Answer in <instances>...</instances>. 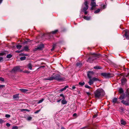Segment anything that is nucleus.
<instances>
[{
	"instance_id": "nucleus-10",
	"label": "nucleus",
	"mask_w": 129,
	"mask_h": 129,
	"mask_svg": "<svg viewBox=\"0 0 129 129\" xmlns=\"http://www.w3.org/2000/svg\"><path fill=\"white\" fill-rule=\"evenodd\" d=\"M91 7H95L96 6L95 0H91Z\"/></svg>"
},
{
	"instance_id": "nucleus-53",
	"label": "nucleus",
	"mask_w": 129,
	"mask_h": 129,
	"mask_svg": "<svg viewBox=\"0 0 129 129\" xmlns=\"http://www.w3.org/2000/svg\"><path fill=\"white\" fill-rule=\"evenodd\" d=\"M21 111L22 112H23L24 111H26L25 109H21Z\"/></svg>"
},
{
	"instance_id": "nucleus-39",
	"label": "nucleus",
	"mask_w": 129,
	"mask_h": 129,
	"mask_svg": "<svg viewBox=\"0 0 129 129\" xmlns=\"http://www.w3.org/2000/svg\"><path fill=\"white\" fill-rule=\"evenodd\" d=\"M5 117L7 118H9L10 117V115L9 114H6Z\"/></svg>"
},
{
	"instance_id": "nucleus-40",
	"label": "nucleus",
	"mask_w": 129,
	"mask_h": 129,
	"mask_svg": "<svg viewBox=\"0 0 129 129\" xmlns=\"http://www.w3.org/2000/svg\"><path fill=\"white\" fill-rule=\"evenodd\" d=\"M83 12H84V13L85 15H87L88 13V11H82Z\"/></svg>"
},
{
	"instance_id": "nucleus-5",
	"label": "nucleus",
	"mask_w": 129,
	"mask_h": 129,
	"mask_svg": "<svg viewBox=\"0 0 129 129\" xmlns=\"http://www.w3.org/2000/svg\"><path fill=\"white\" fill-rule=\"evenodd\" d=\"M84 4L85 5V7L83 8V9L81 10V11H86L88 9V3L87 1H85L84 3Z\"/></svg>"
},
{
	"instance_id": "nucleus-51",
	"label": "nucleus",
	"mask_w": 129,
	"mask_h": 129,
	"mask_svg": "<svg viewBox=\"0 0 129 129\" xmlns=\"http://www.w3.org/2000/svg\"><path fill=\"white\" fill-rule=\"evenodd\" d=\"M6 125L7 127H9L10 126V124L9 123H7L6 124Z\"/></svg>"
},
{
	"instance_id": "nucleus-36",
	"label": "nucleus",
	"mask_w": 129,
	"mask_h": 129,
	"mask_svg": "<svg viewBox=\"0 0 129 129\" xmlns=\"http://www.w3.org/2000/svg\"><path fill=\"white\" fill-rule=\"evenodd\" d=\"M20 56H27V55L23 53H21L19 54Z\"/></svg>"
},
{
	"instance_id": "nucleus-42",
	"label": "nucleus",
	"mask_w": 129,
	"mask_h": 129,
	"mask_svg": "<svg viewBox=\"0 0 129 129\" xmlns=\"http://www.w3.org/2000/svg\"><path fill=\"white\" fill-rule=\"evenodd\" d=\"M18 127L16 126H13L12 128V129H18Z\"/></svg>"
},
{
	"instance_id": "nucleus-38",
	"label": "nucleus",
	"mask_w": 129,
	"mask_h": 129,
	"mask_svg": "<svg viewBox=\"0 0 129 129\" xmlns=\"http://www.w3.org/2000/svg\"><path fill=\"white\" fill-rule=\"evenodd\" d=\"M4 122V120L1 118H0V123H2Z\"/></svg>"
},
{
	"instance_id": "nucleus-23",
	"label": "nucleus",
	"mask_w": 129,
	"mask_h": 129,
	"mask_svg": "<svg viewBox=\"0 0 129 129\" xmlns=\"http://www.w3.org/2000/svg\"><path fill=\"white\" fill-rule=\"evenodd\" d=\"M117 98H114L112 100V102L113 103L115 104L117 103Z\"/></svg>"
},
{
	"instance_id": "nucleus-46",
	"label": "nucleus",
	"mask_w": 129,
	"mask_h": 129,
	"mask_svg": "<svg viewBox=\"0 0 129 129\" xmlns=\"http://www.w3.org/2000/svg\"><path fill=\"white\" fill-rule=\"evenodd\" d=\"M3 60V58L2 57H0V62H2Z\"/></svg>"
},
{
	"instance_id": "nucleus-62",
	"label": "nucleus",
	"mask_w": 129,
	"mask_h": 129,
	"mask_svg": "<svg viewBox=\"0 0 129 129\" xmlns=\"http://www.w3.org/2000/svg\"><path fill=\"white\" fill-rule=\"evenodd\" d=\"M76 113H74L73 114V116H76Z\"/></svg>"
},
{
	"instance_id": "nucleus-25",
	"label": "nucleus",
	"mask_w": 129,
	"mask_h": 129,
	"mask_svg": "<svg viewBox=\"0 0 129 129\" xmlns=\"http://www.w3.org/2000/svg\"><path fill=\"white\" fill-rule=\"evenodd\" d=\"M25 50L26 51H27L28 50V47L27 46H25L24 47L23 50Z\"/></svg>"
},
{
	"instance_id": "nucleus-18",
	"label": "nucleus",
	"mask_w": 129,
	"mask_h": 129,
	"mask_svg": "<svg viewBox=\"0 0 129 129\" xmlns=\"http://www.w3.org/2000/svg\"><path fill=\"white\" fill-rule=\"evenodd\" d=\"M125 94L123 93V94L121 95L119 97L120 100H122L124 98Z\"/></svg>"
},
{
	"instance_id": "nucleus-16",
	"label": "nucleus",
	"mask_w": 129,
	"mask_h": 129,
	"mask_svg": "<svg viewBox=\"0 0 129 129\" xmlns=\"http://www.w3.org/2000/svg\"><path fill=\"white\" fill-rule=\"evenodd\" d=\"M19 90L21 92L24 93H26V92L28 91V90L27 89H20Z\"/></svg>"
},
{
	"instance_id": "nucleus-55",
	"label": "nucleus",
	"mask_w": 129,
	"mask_h": 129,
	"mask_svg": "<svg viewBox=\"0 0 129 129\" xmlns=\"http://www.w3.org/2000/svg\"><path fill=\"white\" fill-rule=\"evenodd\" d=\"M106 7V6L105 5H103L102 7L103 9H104V8H105Z\"/></svg>"
},
{
	"instance_id": "nucleus-37",
	"label": "nucleus",
	"mask_w": 129,
	"mask_h": 129,
	"mask_svg": "<svg viewBox=\"0 0 129 129\" xmlns=\"http://www.w3.org/2000/svg\"><path fill=\"white\" fill-rule=\"evenodd\" d=\"M32 119L31 117L30 116H28L27 117V120H31Z\"/></svg>"
},
{
	"instance_id": "nucleus-57",
	"label": "nucleus",
	"mask_w": 129,
	"mask_h": 129,
	"mask_svg": "<svg viewBox=\"0 0 129 129\" xmlns=\"http://www.w3.org/2000/svg\"><path fill=\"white\" fill-rule=\"evenodd\" d=\"M61 100V99H60V100H57V102H60V101Z\"/></svg>"
},
{
	"instance_id": "nucleus-56",
	"label": "nucleus",
	"mask_w": 129,
	"mask_h": 129,
	"mask_svg": "<svg viewBox=\"0 0 129 129\" xmlns=\"http://www.w3.org/2000/svg\"><path fill=\"white\" fill-rule=\"evenodd\" d=\"M86 93H87V94L88 95H90L91 94L89 92H87Z\"/></svg>"
},
{
	"instance_id": "nucleus-63",
	"label": "nucleus",
	"mask_w": 129,
	"mask_h": 129,
	"mask_svg": "<svg viewBox=\"0 0 129 129\" xmlns=\"http://www.w3.org/2000/svg\"><path fill=\"white\" fill-rule=\"evenodd\" d=\"M92 7L91 8V10H93V7Z\"/></svg>"
},
{
	"instance_id": "nucleus-31",
	"label": "nucleus",
	"mask_w": 129,
	"mask_h": 129,
	"mask_svg": "<svg viewBox=\"0 0 129 129\" xmlns=\"http://www.w3.org/2000/svg\"><path fill=\"white\" fill-rule=\"evenodd\" d=\"M58 31V30H55L54 31H53L51 32V33L53 34H54L56 33Z\"/></svg>"
},
{
	"instance_id": "nucleus-19",
	"label": "nucleus",
	"mask_w": 129,
	"mask_h": 129,
	"mask_svg": "<svg viewBox=\"0 0 129 129\" xmlns=\"http://www.w3.org/2000/svg\"><path fill=\"white\" fill-rule=\"evenodd\" d=\"M119 93L121 94L123 93L124 91L123 89L121 88H120L118 90Z\"/></svg>"
},
{
	"instance_id": "nucleus-50",
	"label": "nucleus",
	"mask_w": 129,
	"mask_h": 129,
	"mask_svg": "<svg viewBox=\"0 0 129 129\" xmlns=\"http://www.w3.org/2000/svg\"><path fill=\"white\" fill-rule=\"evenodd\" d=\"M5 54V53L4 52L0 53V56L3 55Z\"/></svg>"
},
{
	"instance_id": "nucleus-17",
	"label": "nucleus",
	"mask_w": 129,
	"mask_h": 129,
	"mask_svg": "<svg viewBox=\"0 0 129 129\" xmlns=\"http://www.w3.org/2000/svg\"><path fill=\"white\" fill-rule=\"evenodd\" d=\"M89 80L88 82V83L89 85H91L93 83V81L92 79H91V78H89Z\"/></svg>"
},
{
	"instance_id": "nucleus-32",
	"label": "nucleus",
	"mask_w": 129,
	"mask_h": 129,
	"mask_svg": "<svg viewBox=\"0 0 129 129\" xmlns=\"http://www.w3.org/2000/svg\"><path fill=\"white\" fill-rule=\"evenodd\" d=\"M12 56V55L11 54H9L7 56V58H10Z\"/></svg>"
},
{
	"instance_id": "nucleus-49",
	"label": "nucleus",
	"mask_w": 129,
	"mask_h": 129,
	"mask_svg": "<svg viewBox=\"0 0 129 129\" xmlns=\"http://www.w3.org/2000/svg\"><path fill=\"white\" fill-rule=\"evenodd\" d=\"M55 46L54 45H53V47L52 48V49H51V51H53V50H54L55 49Z\"/></svg>"
},
{
	"instance_id": "nucleus-59",
	"label": "nucleus",
	"mask_w": 129,
	"mask_h": 129,
	"mask_svg": "<svg viewBox=\"0 0 129 129\" xmlns=\"http://www.w3.org/2000/svg\"><path fill=\"white\" fill-rule=\"evenodd\" d=\"M44 67H45V66H41V67H40L39 68H38V69H39V68H44Z\"/></svg>"
},
{
	"instance_id": "nucleus-33",
	"label": "nucleus",
	"mask_w": 129,
	"mask_h": 129,
	"mask_svg": "<svg viewBox=\"0 0 129 129\" xmlns=\"http://www.w3.org/2000/svg\"><path fill=\"white\" fill-rule=\"evenodd\" d=\"M100 9H98L94 11V13H97L100 12Z\"/></svg>"
},
{
	"instance_id": "nucleus-34",
	"label": "nucleus",
	"mask_w": 129,
	"mask_h": 129,
	"mask_svg": "<svg viewBox=\"0 0 129 129\" xmlns=\"http://www.w3.org/2000/svg\"><path fill=\"white\" fill-rule=\"evenodd\" d=\"M23 50H17L15 51V52L18 53H20L23 51Z\"/></svg>"
},
{
	"instance_id": "nucleus-11",
	"label": "nucleus",
	"mask_w": 129,
	"mask_h": 129,
	"mask_svg": "<svg viewBox=\"0 0 129 129\" xmlns=\"http://www.w3.org/2000/svg\"><path fill=\"white\" fill-rule=\"evenodd\" d=\"M19 94H16L13 95V99L17 100L19 99Z\"/></svg>"
},
{
	"instance_id": "nucleus-60",
	"label": "nucleus",
	"mask_w": 129,
	"mask_h": 129,
	"mask_svg": "<svg viewBox=\"0 0 129 129\" xmlns=\"http://www.w3.org/2000/svg\"><path fill=\"white\" fill-rule=\"evenodd\" d=\"M61 129H65V128L63 127H62Z\"/></svg>"
},
{
	"instance_id": "nucleus-58",
	"label": "nucleus",
	"mask_w": 129,
	"mask_h": 129,
	"mask_svg": "<svg viewBox=\"0 0 129 129\" xmlns=\"http://www.w3.org/2000/svg\"><path fill=\"white\" fill-rule=\"evenodd\" d=\"M97 116V115H94L93 116V118H95Z\"/></svg>"
},
{
	"instance_id": "nucleus-64",
	"label": "nucleus",
	"mask_w": 129,
	"mask_h": 129,
	"mask_svg": "<svg viewBox=\"0 0 129 129\" xmlns=\"http://www.w3.org/2000/svg\"><path fill=\"white\" fill-rule=\"evenodd\" d=\"M2 0H0V4L2 2Z\"/></svg>"
},
{
	"instance_id": "nucleus-52",
	"label": "nucleus",
	"mask_w": 129,
	"mask_h": 129,
	"mask_svg": "<svg viewBox=\"0 0 129 129\" xmlns=\"http://www.w3.org/2000/svg\"><path fill=\"white\" fill-rule=\"evenodd\" d=\"M76 88V87L74 86H73L72 87V89H71V90H72L73 89H74Z\"/></svg>"
},
{
	"instance_id": "nucleus-41",
	"label": "nucleus",
	"mask_w": 129,
	"mask_h": 129,
	"mask_svg": "<svg viewBox=\"0 0 129 129\" xmlns=\"http://www.w3.org/2000/svg\"><path fill=\"white\" fill-rule=\"evenodd\" d=\"M0 81L3 82L4 81V78L2 77H0Z\"/></svg>"
},
{
	"instance_id": "nucleus-21",
	"label": "nucleus",
	"mask_w": 129,
	"mask_h": 129,
	"mask_svg": "<svg viewBox=\"0 0 129 129\" xmlns=\"http://www.w3.org/2000/svg\"><path fill=\"white\" fill-rule=\"evenodd\" d=\"M61 103L63 104H65L67 103V101L65 99H63L61 101Z\"/></svg>"
},
{
	"instance_id": "nucleus-35",
	"label": "nucleus",
	"mask_w": 129,
	"mask_h": 129,
	"mask_svg": "<svg viewBox=\"0 0 129 129\" xmlns=\"http://www.w3.org/2000/svg\"><path fill=\"white\" fill-rule=\"evenodd\" d=\"M79 85H81V86H82L83 85H84L85 84V83L83 82H80L79 83Z\"/></svg>"
},
{
	"instance_id": "nucleus-14",
	"label": "nucleus",
	"mask_w": 129,
	"mask_h": 129,
	"mask_svg": "<svg viewBox=\"0 0 129 129\" xmlns=\"http://www.w3.org/2000/svg\"><path fill=\"white\" fill-rule=\"evenodd\" d=\"M126 81V79L125 78H123L121 80V83L122 85H124Z\"/></svg>"
},
{
	"instance_id": "nucleus-13",
	"label": "nucleus",
	"mask_w": 129,
	"mask_h": 129,
	"mask_svg": "<svg viewBox=\"0 0 129 129\" xmlns=\"http://www.w3.org/2000/svg\"><path fill=\"white\" fill-rule=\"evenodd\" d=\"M83 18L85 20H90L91 17L90 16H84L83 17Z\"/></svg>"
},
{
	"instance_id": "nucleus-44",
	"label": "nucleus",
	"mask_w": 129,
	"mask_h": 129,
	"mask_svg": "<svg viewBox=\"0 0 129 129\" xmlns=\"http://www.w3.org/2000/svg\"><path fill=\"white\" fill-rule=\"evenodd\" d=\"M44 99H42L41 100H40L38 102V103H40L42 102L44 100Z\"/></svg>"
},
{
	"instance_id": "nucleus-61",
	"label": "nucleus",
	"mask_w": 129,
	"mask_h": 129,
	"mask_svg": "<svg viewBox=\"0 0 129 129\" xmlns=\"http://www.w3.org/2000/svg\"><path fill=\"white\" fill-rule=\"evenodd\" d=\"M25 110H26V111H28V112H29V111H30L29 110H28V109H25Z\"/></svg>"
},
{
	"instance_id": "nucleus-4",
	"label": "nucleus",
	"mask_w": 129,
	"mask_h": 129,
	"mask_svg": "<svg viewBox=\"0 0 129 129\" xmlns=\"http://www.w3.org/2000/svg\"><path fill=\"white\" fill-rule=\"evenodd\" d=\"M44 47V44H41L38 45V46L36 47L34 50L35 51H36L38 50H41Z\"/></svg>"
},
{
	"instance_id": "nucleus-7",
	"label": "nucleus",
	"mask_w": 129,
	"mask_h": 129,
	"mask_svg": "<svg viewBox=\"0 0 129 129\" xmlns=\"http://www.w3.org/2000/svg\"><path fill=\"white\" fill-rule=\"evenodd\" d=\"M101 75L105 78H109L111 77V74L109 73H102Z\"/></svg>"
},
{
	"instance_id": "nucleus-20",
	"label": "nucleus",
	"mask_w": 129,
	"mask_h": 129,
	"mask_svg": "<svg viewBox=\"0 0 129 129\" xmlns=\"http://www.w3.org/2000/svg\"><path fill=\"white\" fill-rule=\"evenodd\" d=\"M69 86H66L63 88H62L60 89V91L61 92L63 91L66 90L67 88H68Z\"/></svg>"
},
{
	"instance_id": "nucleus-47",
	"label": "nucleus",
	"mask_w": 129,
	"mask_h": 129,
	"mask_svg": "<svg viewBox=\"0 0 129 129\" xmlns=\"http://www.w3.org/2000/svg\"><path fill=\"white\" fill-rule=\"evenodd\" d=\"M5 86L4 85H0V88H2L5 87Z\"/></svg>"
},
{
	"instance_id": "nucleus-6",
	"label": "nucleus",
	"mask_w": 129,
	"mask_h": 129,
	"mask_svg": "<svg viewBox=\"0 0 129 129\" xmlns=\"http://www.w3.org/2000/svg\"><path fill=\"white\" fill-rule=\"evenodd\" d=\"M123 33H124V36L127 39H129V30H125L123 31Z\"/></svg>"
},
{
	"instance_id": "nucleus-28",
	"label": "nucleus",
	"mask_w": 129,
	"mask_h": 129,
	"mask_svg": "<svg viewBox=\"0 0 129 129\" xmlns=\"http://www.w3.org/2000/svg\"><path fill=\"white\" fill-rule=\"evenodd\" d=\"M44 80H52V78L51 77H48L47 78H44Z\"/></svg>"
},
{
	"instance_id": "nucleus-3",
	"label": "nucleus",
	"mask_w": 129,
	"mask_h": 129,
	"mask_svg": "<svg viewBox=\"0 0 129 129\" xmlns=\"http://www.w3.org/2000/svg\"><path fill=\"white\" fill-rule=\"evenodd\" d=\"M97 56V55H94L92 56V57L89 58L87 60V61L89 62H92L94 60L96 59V57Z\"/></svg>"
},
{
	"instance_id": "nucleus-12",
	"label": "nucleus",
	"mask_w": 129,
	"mask_h": 129,
	"mask_svg": "<svg viewBox=\"0 0 129 129\" xmlns=\"http://www.w3.org/2000/svg\"><path fill=\"white\" fill-rule=\"evenodd\" d=\"M121 102L124 104L127 105H129V103L127 101H124V100H122Z\"/></svg>"
},
{
	"instance_id": "nucleus-2",
	"label": "nucleus",
	"mask_w": 129,
	"mask_h": 129,
	"mask_svg": "<svg viewBox=\"0 0 129 129\" xmlns=\"http://www.w3.org/2000/svg\"><path fill=\"white\" fill-rule=\"evenodd\" d=\"M51 77L52 80L54 79L58 81H60L63 80L64 79L63 77H61L58 74H55L53 76Z\"/></svg>"
},
{
	"instance_id": "nucleus-45",
	"label": "nucleus",
	"mask_w": 129,
	"mask_h": 129,
	"mask_svg": "<svg viewBox=\"0 0 129 129\" xmlns=\"http://www.w3.org/2000/svg\"><path fill=\"white\" fill-rule=\"evenodd\" d=\"M85 86L86 88H91V87L89 86H88L87 85H85Z\"/></svg>"
},
{
	"instance_id": "nucleus-26",
	"label": "nucleus",
	"mask_w": 129,
	"mask_h": 129,
	"mask_svg": "<svg viewBox=\"0 0 129 129\" xmlns=\"http://www.w3.org/2000/svg\"><path fill=\"white\" fill-rule=\"evenodd\" d=\"M126 96L127 97H129V90L127 89L126 92Z\"/></svg>"
},
{
	"instance_id": "nucleus-24",
	"label": "nucleus",
	"mask_w": 129,
	"mask_h": 129,
	"mask_svg": "<svg viewBox=\"0 0 129 129\" xmlns=\"http://www.w3.org/2000/svg\"><path fill=\"white\" fill-rule=\"evenodd\" d=\"M120 122L121 124L123 125H125L126 124V122L123 120H121Z\"/></svg>"
},
{
	"instance_id": "nucleus-9",
	"label": "nucleus",
	"mask_w": 129,
	"mask_h": 129,
	"mask_svg": "<svg viewBox=\"0 0 129 129\" xmlns=\"http://www.w3.org/2000/svg\"><path fill=\"white\" fill-rule=\"evenodd\" d=\"M20 69V68L19 66H16L13 69L12 72H15L18 71Z\"/></svg>"
},
{
	"instance_id": "nucleus-43",
	"label": "nucleus",
	"mask_w": 129,
	"mask_h": 129,
	"mask_svg": "<svg viewBox=\"0 0 129 129\" xmlns=\"http://www.w3.org/2000/svg\"><path fill=\"white\" fill-rule=\"evenodd\" d=\"M60 96H62V99H65V98L63 94H60Z\"/></svg>"
},
{
	"instance_id": "nucleus-22",
	"label": "nucleus",
	"mask_w": 129,
	"mask_h": 129,
	"mask_svg": "<svg viewBox=\"0 0 129 129\" xmlns=\"http://www.w3.org/2000/svg\"><path fill=\"white\" fill-rule=\"evenodd\" d=\"M92 79L93 81H100V80L98 79V78L96 77H93L92 78Z\"/></svg>"
},
{
	"instance_id": "nucleus-27",
	"label": "nucleus",
	"mask_w": 129,
	"mask_h": 129,
	"mask_svg": "<svg viewBox=\"0 0 129 129\" xmlns=\"http://www.w3.org/2000/svg\"><path fill=\"white\" fill-rule=\"evenodd\" d=\"M22 47V46L20 45H17L16 46V47L19 50Z\"/></svg>"
},
{
	"instance_id": "nucleus-8",
	"label": "nucleus",
	"mask_w": 129,
	"mask_h": 129,
	"mask_svg": "<svg viewBox=\"0 0 129 129\" xmlns=\"http://www.w3.org/2000/svg\"><path fill=\"white\" fill-rule=\"evenodd\" d=\"M93 75L94 73L93 72L89 71L88 72L87 76L89 78H91L92 76Z\"/></svg>"
},
{
	"instance_id": "nucleus-1",
	"label": "nucleus",
	"mask_w": 129,
	"mask_h": 129,
	"mask_svg": "<svg viewBox=\"0 0 129 129\" xmlns=\"http://www.w3.org/2000/svg\"><path fill=\"white\" fill-rule=\"evenodd\" d=\"M94 94L95 98L99 99L102 97L104 95L105 92L102 89H98L94 92Z\"/></svg>"
},
{
	"instance_id": "nucleus-15",
	"label": "nucleus",
	"mask_w": 129,
	"mask_h": 129,
	"mask_svg": "<svg viewBox=\"0 0 129 129\" xmlns=\"http://www.w3.org/2000/svg\"><path fill=\"white\" fill-rule=\"evenodd\" d=\"M27 66L30 70H32V67L33 66L31 63H28L27 65Z\"/></svg>"
},
{
	"instance_id": "nucleus-29",
	"label": "nucleus",
	"mask_w": 129,
	"mask_h": 129,
	"mask_svg": "<svg viewBox=\"0 0 129 129\" xmlns=\"http://www.w3.org/2000/svg\"><path fill=\"white\" fill-rule=\"evenodd\" d=\"M82 64L81 63H77L76 64V65L77 66L79 67H80L82 66Z\"/></svg>"
},
{
	"instance_id": "nucleus-48",
	"label": "nucleus",
	"mask_w": 129,
	"mask_h": 129,
	"mask_svg": "<svg viewBox=\"0 0 129 129\" xmlns=\"http://www.w3.org/2000/svg\"><path fill=\"white\" fill-rule=\"evenodd\" d=\"M41 111V109H39L37 111H36L35 112V113L37 114L39 112Z\"/></svg>"
},
{
	"instance_id": "nucleus-54",
	"label": "nucleus",
	"mask_w": 129,
	"mask_h": 129,
	"mask_svg": "<svg viewBox=\"0 0 129 129\" xmlns=\"http://www.w3.org/2000/svg\"><path fill=\"white\" fill-rule=\"evenodd\" d=\"M25 72L27 73H29L30 72L28 71H25Z\"/></svg>"
},
{
	"instance_id": "nucleus-30",
	"label": "nucleus",
	"mask_w": 129,
	"mask_h": 129,
	"mask_svg": "<svg viewBox=\"0 0 129 129\" xmlns=\"http://www.w3.org/2000/svg\"><path fill=\"white\" fill-rule=\"evenodd\" d=\"M26 57L24 56L23 57H21L20 58V59L21 60H25L26 59Z\"/></svg>"
}]
</instances>
